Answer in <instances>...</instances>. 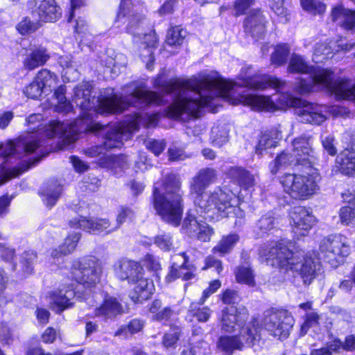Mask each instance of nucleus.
<instances>
[{"label": "nucleus", "mask_w": 355, "mask_h": 355, "mask_svg": "<svg viewBox=\"0 0 355 355\" xmlns=\"http://www.w3.org/2000/svg\"><path fill=\"white\" fill-rule=\"evenodd\" d=\"M91 93L92 85L88 83H81L75 89L73 101L83 110L81 119L70 124L53 122L44 130L46 137H63L67 144L76 141L78 132L82 130L95 135L104 132V146H94L85 150V154L89 157L101 156V158L109 155L105 153L106 149L119 148L123 140L127 139L131 132L137 130L140 124L144 123L148 126H153L157 123L159 117V114L145 116L136 114L128 123L104 126L93 119V114L120 113L130 105L141 108L148 105H159L164 103L163 95L143 89H137L126 97L114 94L111 97L101 99L92 96Z\"/></svg>", "instance_id": "obj_1"}, {"label": "nucleus", "mask_w": 355, "mask_h": 355, "mask_svg": "<svg viewBox=\"0 0 355 355\" xmlns=\"http://www.w3.org/2000/svg\"><path fill=\"white\" fill-rule=\"evenodd\" d=\"M250 69V67L242 69L239 75L241 83H236L224 79L227 87L224 88V92L221 94L220 98L232 105L243 104L257 111L274 112L287 107H295V114L303 123L320 125L326 120L327 116L324 114L325 107L307 103L288 93L281 94L277 103H274L270 96L236 94L235 92L236 85L254 89H265L268 87L280 88L286 84L285 81L275 77L266 75L250 76L248 73Z\"/></svg>", "instance_id": "obj_2"}, {"label": "nucleus", "mask_w": 355, "mask_h": 355, "mask_svg": "<svg viewBox=\"0 0 355 355\" xmlns=\"http://www.w3.org/2000/svg\"><path fill=\"white\" fill-rule=\"evenodd\" d=\"M160 72L153 80L154 87L162 89L163 93L172 94L173 102L167 109V116L187 121L198 118L202 107L211 104L215 98H220L227 85L218 73L200 74L186 80L164 78Z\"/></svg>", "instance_id": "obj_3"}, {"label": "nucleus", "mask_w": 355, "mask_h": 355, "mask_svg": "<svg viewBox=\"0 0 355 355\" xmlns=\"http://www.w3.org/2000/svg\"><path fill=\"white\" fill-rule=\"evenodd\" d=\"M216 179V172L210 168H202L192 178L190 191L194 196V203L199 211L209 213L217 210L227 217L232 214L240 218H243L244 212L236 206L239 200L236 194L219 187L209 193L205 191Z\"/></svg>", "instance_id": "obj_4"}, {"label": "nucleus", "mask_w": 355, "mask_h": 355, "mask_svg": "<svg viewBox=\"0 0 355 355\" xmlns=\"http://www.w3.org/2000/svg\"><path fill=\"white\" fill-rule=\"evenodd\" d=\"M259 254L261 261L268 265L298 272L305 284H310L321 272L319 259L314 252H292L281 241L263 244Z\"/></svg>", "instance_id": "obj_5"}, {"label": "nucleus", "mask_w": 355, "mask_h": 355, "mask_svg": "<svg viewBox=\"0 0 355 355\" xmlns=\"http://www.w3.org/2000/svg\"><path fill=\"white\" fill-rule=\"evenodd\" d=\"M288 71L291 73L308 74L307 79H300L297 92L304 94L312 91L316 84H320L334 93L338 98L353 96L350 92V82L346 79L334 80L333 73L329 69H315L307 64L304 58L293 54L288 63Z\"/></svg>", "instance_id": "obj_6"}, {"label": "nucleus", "mask_w": 355, "mask_h": 355, "mask_svg": "<svg viewBox=\"0 0 355 355\" xmlns=\"http://www.w3.org/2000/svg\"><path fill=\"white\" fill-rule=\"evenodd\" d=\"M153 204L156 213L164 222L175 227L180 224L183 204L178 176L171 174L155 184Z\"/></svg>", "instance_id": "obj_7"}, {"label": "nucleus", "mask_w": 355, "mask_h": 355, "mask_svg": "<svg viewBox=\"0 0 355 355\" xmlns=\"http://www.w3.org/2000/svg\"><path fill=\"white\" fill-rule=\"evenodd\" d=\"M248 311L245 307H230L223 310L221 329L227 333L239 331L240 337L249 345H253L260 338V324L256 318L246 323Z\"/></svg>", "instance_id": "obj_8"}, {"label": "nucleus", "mask_w": 355, "mask_h": 355, "mask_svg": "<svg viewBox=\"0 0 355 355\" xmlns=\"http://www.w3.org/2000/svg\"><path fill=\"white\" fill-rule=\"evenodd\" d=\"M280 183L284 191L297 200H306L319 189L317 182L312 175L286 173L281 177Z\"/></svg>", "instance_id": "obj_9"}, {"label": "nucleus", "mask_w": 355, "mask_h": 355, "mask_svg": "<svg viewBox=\"0 0 355 355\" xmlns=\"http://www.w3.org/2000/svg\"><path fill=\"white\" fill-rule=\"evenodd\" d=\"M293 324V317L284 310L266 312L262 322L263 329L268 336L279 340L289 336Z\"/></svg>", "instance_id": "obj_10"}, {"label": "nucleus", "mask_w": 355, "mask_h": 355, "mask_svg": "<svg viewBox=\"0 0 355 355\" xmlns=\"http://www.w3.org/2000/svg\"><path fill=\"white\" fill-rule=\"evenodd\" d=\"M145 21V16L139 10V8L133 3V0H121L114 19V24L117 27L125 25L128 33L140 35L139 30Z\"/></svg>", "instance_id": "obj_11"}, {"label": "nucleus", "mask_w": 355, "mask_h": 355, "mask_svg": "<svg viewBox=\"0 0 355 355\" xmlns=\"http://www.w3.org/2000/svg\"><path fill=\"white\" fill-rule=\"evenodd\" d=\"M320 251L322 258L336 267L342 258L349 254L350 247L345 236L331 235L321 241Z\"/></svg>", "instance_id": "obj_12"}, {"label": "nucleus", "mask_w": 355, "mask_h": 355, "mask_svg": "<svg viewBox=\"0 0 355 355\" xmlns=\"http://www.w3.org/2000/svg\"><path fill=\"white\" fill-rule=\"evenodd\" d=\"M41 146L40 140L36 135H28L17 139L15 143L8 141L0 146V155L8 157L11 155H18L20 157L31 155Z\"/></svg>", "instance_id": "obj_13"}, {"label": "nucleus", "mask_w": 355, "mask_h": 355, "mask_svg": "<svg viewBox=\"0 0 355 355\" xmlns=\"http://www.w3.org/2000/svg\"><path fill=\"white\" fill-rule=\"evenodd\" d=\"M101 270L98 264L93 260L87 262H76L73 264L72 275L80 284L90 287L99 282Z\"/></svg>", "instance_id": "obj_14"}, {"label": "nucleus", "mask_w": 355, "mask_h": 355, "mask_svg": "<svg viewBox=\"0 0 355 355\" xmlns=\"http://www.w3.org/2000/svg\"><path fill=\"white\" fill-rule=\"evenodd\" d=\"M291 219L293 232L297 238L306 235L315 223L314 216L304 207H294Z\"/></svg>", "instance_id": "obj_15"}, {"label": "nucleus", "mask_w": 355, "mask_h": 355, "mask_svg": "<svg viewBox=\"0 0 355 355\" xmlns=\"http://www.w3.org/2000/svg\"><path fill=\"white\" fill-rule=\"evenodd\" d=\"M35 8L32 15L35 21L42 22H54L61 17L60 8L55 0H33Z\"/></svg>", "instance_id": "obj_16"}, {"label": "nucleus", "mask_w": 355, "mask_h": 355, "mask_svg": "<svg viewBox=\"0 0 355 355\" xmlns=\"http://www.w3.org/2000/svg\"><path fill=\"white\" fill-rule=\"evenodd\" d=\"M138 276L135 281L130 283L135 284L130 297L135 303H140L150 298L155 290L153 281L144 277V271L140 272Z\"/></svg>", "instance_id": "obj_17"}, {"label": "nucleus", "mask_w": 355, "mask_h": 355, "mask_svg": "<svg viewBox=\"0 0 355 355\" xmlns=\"http://www.w3.org/2000/svg\"><path fill=\"white\" fill-rule=\"evenodd\" d=\"M113 267L116 277L121 280H128V283L135 281L139 272L144 271L139 263L128 259L119 260Z\"/></svg>", "instance_id": "obj_18"}, {"label": "nucleus", "mask_w": 355, "mask_h": 355, "mask_svg": "<svg viewBox=\"0 0 355 355\" xmlns=\"http://www.w3.org/2000/svg\"><path fill=\"white\" fill-rule=\"evenodd\" d=\"M75 292L71 286H64L49 294L51 303L55 306L57 312H62L73 304Z\"/></svg>", "instance_id": "obj_19"}, {"label": "nucleus", "mask_w": 355, "mask_h": 355, "mask_svg": "<svg viewBox=\"0 0 355 355\" xmlns=\"http://www.w3.org/2000/svg\"><path fill=\"white\" fill-rule=\"evenodd\" d=\"M72 227H79L88 232H105L107 234L118 229V227H111L109 220L103 218L94 220L82 218L70 222Z\"/></svg>", "instance_id": "obj_20"}, {"label": "nucleus", "mask_w": 355, "mask_h": 355, "mask_svg": "<svg viewBox=\"0 0 355 355\" xmlns=\"http://www.w3.org/2000/svg\"><path fill=\"white\" fill-rule=\"evenodd\" d=\"M293 155L300 162L309 161L314 157L312 148V139L309 136L302 135L295 138L292 142Z\"/></svg>", "instance_id": "obj_21"}, {"label": "nucleus", "mask_w": 355, "mask_h": 355, "mask_svg": "<svg viewBox=\"0 0 355 355\" xmlns=\"http://www.w3.org/2000/svg\"><path fill=\"white\" fill-rule=\"evenodd\" d=\"M49 58L50 54L45 47L35 46L26 53L23 65L26 69L31 71L44 65Z\"/></svg>", "instance_id": "obj_22"}, {"label": "nucleus", "mask_w": 355, "mask_h": 355, "mask_svg": "<svg viewBox=\"0 0 355 355\" xmlns=\"http://www.w3.org/2000/svg\"><path fill=\"white\" fill-rule=\"evenodd\" d=\"M98 164L110 170L116 175H121L129 166L128 157L124 155L101 157L98 159Z\"/></svg>", "instance_id": "obj_23"}, {"label": "nucleus", "mask_w": 355, "mask_h": 355, "mask_svg": "<svg viewBox=\"0 0 355 355\" xmlns=\"http://www.w3.org/2000/svg\"><path fill=\"white\" fill-rule=\"evenodd\" d=\"M265 17L259 11L252 13L245 20L246 31L252 37L259 38L265 33Z\"/></svg>", "instance_id": "obj_24"}, {"label": "nucleus", "mask_w": 355, "mask_h": 355, "mask_svg": "<svg viewBox=\"0 0 355 355\" xmlns=\"http://www.w3.org/2000/svg\"><path fill=\"white\" fill-rule=\"evenodd\" d=\"M121 311L122 307L116 298L107 297L103 304L95 309V315L110 318L121 313Z\"/></svg>", "instance_id": "obj_25"}, {"label": "nucleus", "mask_w": 355, "mask_h": 355, "mask_svg": "<svg viewBox=\"0 0 355 355\" xmlns=\"http://www.w3.org/2000/svg\"><path fill=\"white\" fill-rule=\"evenodd\" d=\"M228 176L244 189L254 186V176L241 167H232L228 170Z\"/></svg>", "instance_id": "obj_26"}, {"label": "nucleus", "mask_w": 355, "mask_h": 355, "mask_svg": "<svg viewBox=\"0 0 355 355\" xmlns=\"http://www.w3.org/2000/svg\"><path fill=\"white\" fill-rule=\"evenodd\" d=\"M230 126L220 122L214 124L211 130L210 139L213 145L220 147L229 140Z\"/></svg>", "instance_id": "obj_27"}, {"label": "nucleus", "mask_w": 355, "mask_h": 355, "mask_svg": "<svg viewBox=\"0 0 355 355\" xmlns=\"http://www.w3.org/2000/svg\"><path fill=\"white\" fill-rule=\"evenodd\" d=\"M79 239L80 234L78 233L69 234L61 245L52 250L51 257L53 259H59L71 253L76 248Z\"/></svg>", "instance_id": "obj_28"}, {"label": "nucleus", "mask_w": 355, "mask_h": 355, "mask_svg": "<svg viewBox=\"0 0 355 355\" xmlns=\"http://www.w3.org/2000/svg\"><path fill=\"white\" fill-rule=\"evenodd\" d=\"M337 163L343 174L355 175V151L346 149L337 157Z\"/></svg>", "instance_id": "obj_29"}, {"label": "nucleus", "mask_w": 355, "mask_h": 355, "mask_svg": "<svg viewBox=\"0 0 355 355\" xmlns=\"http://www.w3.org/2000/svg\"><path fill=\"white\" fill-rule=\"evenodd\" d=\"M180 257L183 259V262L181 265H178L176 263H173L169 273L166 277V282H171L174 279L182 277V279L188 280L190 279L193 277V274L191 272H183L184 270L185 264L187 262V257L185 253H182V254H178L174 256L173 259Z\"/></svg>", "instance_id": "obj_30"}, {"label": "nucleus", "mask_w": 355, "mask_h": 355, "mask_svg": "<svg viewBox=\"0 0 355 355\" xmlns=\"http://www.w3.org/2000/svg\"><path fill=\"white\" fill-rule=\"evenodd\" d=\"M239 240V236L236 234H230L224 236L212 249V252L220 256H225L226 254L231 252Z\"/></svg>", "instance_id": "obj_31"}, {"label": "nucleus", "mask_w": 355, "mask_h": 355, "mask_svg": "<svg viewBox=\"0 0 355 355\" xmlns=\"http://www.w3.org/2000/svg\"><path fill=\"white\" fill-rule=\"evenodd\" d=\"M300 163L296 157L288 150L283 151L277 156L275 161L270 164V171L272 174H276L279 170L286 168L293 164Z\"/></svg>", "instance_id": "obj_32"}, {"label": "nucleus", "mask_w": 355, "mask_h": 355, "mask_svg": "<svg viewBox=\"0 0 355 355\" xmlns=\"http://www.w3.org/2000/svg\"><path fill=\"white\" fill-rule=\"evenodd\" d=\"M276 223L275 218L270 214H266L257 222L254 232L258 236L261 237L274 229Z\"/></svg>", "instance_id": "obj_33"}, {"label": "nucleus", "mask_w": 355, "mask_h": 355, "mask_svg": "<svg viewBox=\"0 0 355 355\" xmlns=\"http://www.w3.org/2000/svg\"><path fill=\"white\" fill-rule=\"evenodd\" d=\"M62 188L58 184H51L46 187L41 193L44 203L47 207L54 206L60 196Z\"/></svg>", "instance_id": "obj_34"}, {"label": "nucleus", "mask_w": 355, "mask_h": 355, "mask_svg": "<svg viewBox=\"0 0 355 355\" xmlns=\"http://www.w3.org/2000/svg\"><path fill=\"white\" fill-rule=\"evenodd\" d=\"M217 347L221 351L232 354L235 349H242L243 344L237 336H221L218 339Z\"/></svg>", "instance_id": "obj_35"}, {"label": "nucleus", "mask_w": 355, "mask_h": 355, "mask_svg": "<svg viewBox=\"0 0 355 355\" xmlns=\"http://www.w3.org/2000/svg\"><path fill=\"white\" fill-rule=\"evenodd\" d=\"M35 78L42 86L43 89L54 87L58 81V76L46 69L39 71Z\"/></svg>", "instance_id": "obj_36"}, {"label": "nucleus", "mask_w": 355, "mask_h": 355, "mask_svg": "<svg viewBox=\"0 0 355 355\" xmlns=\"http://www.w3.org/2000/svg\"><path fill=\"white\" fill-rule=\"evenodd\" d=\"M236 282L250 286L255 284L254 275L252 269L247 266H239L234 270Z\"/></svg>", "instance_id": "obj_37"}, {"label": "nucleus", "mask_w": 355, "mask_h": 355, "mask_svg": "<svg viewBox=\"0 0 355 355\" xmlns=\"http://www.w3.org/2000/svg\"><path fill=\"white\" fill-rule=\"evenodd\" d=\"M290 48L288 44L277 45L271 55V63L276 67L284 64L287 60Z\"/></svg>", "instance_id": "obj_38"}, {"label": "nucleus", "mask_w": 355, "mask_h": 355, "mask_svg": "<svg viewBox=\"0 0 355 355\" xmlns=\"http://www.w3.org/2000/svg\"><path fill=\"white\" fill-rule=\"evenodd\" d=\"M182 334L181 329L178 327H171L170 331L164 334L162 338L163 346L168 349H175Z\"/></svg>", "instance_id": "obj_39"}, {"label": "nucleus", "mask_w": 355, "mask_h": 355, "mask_svg": "<svg viewBox=\"0 0 355 355\" xmlns=\"http://www.w3.org/2000/svg\"><path fill=\"white\" fill-rule=\"evenodd\" d=\"M186 36V31L178 27H173L167 33L166 42L170 46H177L182 44Z\"/></svg>", "instance_id": "obj_40"}, {"label": "nucleus", "mask_w": 355, "mask_h": 355, "mask_svg": "<svg viewBox=\"0 0 355 355\" xmlns=\"http://www.w3.org/2000/svg\"><path fill=\"white\" fill-rule=\"evenodd\" d=\"M106 67L110 69V71L113 73H117L120 71L121 67L126 64V58L123 54L118 53L114 58L108 57L104 60Z\"/></svg>", "instance_id": "obj_41"}, {"label": "nucleus", "mask_w": 355, "mask_h": 355, "mask_svg": "<svg viewBox=\"0 0 355 355\" xmlns=\"http://www.w3.org/2000/svg\"><path fill=\"white\" fill-rule=\"evenodd\" d=\"M331 54L332 48L329 44L318 43L314 49L313 60L315 62H322Z\"/></svg>", "instance_id": "obj_42"}, {"label": "nucleus", "mask_w": 355, "mask_h": 355, "mask_svg": "<svg viewBox=\"0 0 355 355\" xmlns=\"http://www.w3.org/2000/svg\"><path fill=\"white\" fill-rule=\"evenodd\" d=\"M198 302H192L189 309V313L196 317L199 322H205L208 321L212 311L207 306L198 308Z\"/></svg>", "instance_id": "obj_43"}, {"label": "nucleus", "mask_w": 355, "mask_h": 355, "mask_svg": "<svg viewBox=\"0 0 355 355\" xmlns=\"http://www.w3.org/2000/svg\"><path fill=\"white\" fill-rule=\"evenodd\" d=\"M302 8L312 15H322L326 10V6L318 0H301Z\"/></svg>", "instance_id": "obj_44"}, {"label": "nucleus", "mask_w": 355, "mask_h": 355, "mask_svg": "<svg viewBox=\"0 0 355 355\" xmlns=\"http://www.w3.org/2000/svg\"><path fill=\"white\" fill-rule=\"evenodd\" d=\"M54 96L57 100V103L55 105V110L56 112L68 113L72 110V105L64 96L62 88L57 89L55 92Z\"/></svg>", "instance_id": "obj_45"}, {"label": "nucleus", "mask_w": 355, "mask_h": 355, "mask_svg": "<svg viewBox=\"0 0 355 355\" xmlns=\"http://www.w3.org/2000/svg\"><path fill=\"white\" fill-rule=\"evenodd\" d=\"M40 158H35L33 162H31L28 166L24 168H13L11 170H5L4 168H0V185L4 184L6 182L12 178L19 176L21 173L26 171L31 165H33L35 162H38Z\"/></svg>", "instance_id": "obj_46"}, {"label": "nucleus", "mask_w": 355, "mask_h": 355, "mask_svg": "<svg viewBox=\"0 0 355 355\" xmlns=\"http://www.w3.org/2000/svg\"><path fill=\"white\" fill-rule=\"evenodd\" d=\"M155 244L164 251H170L174 248L172 236L168 233L157 234L154 238Z\"/></svg>", "instance_id": "obj_47"}, {"label": "nucleus", "mask_w": 355, "mask_h": 355, "mask_svg": "<svg viewBox=\"0 0 355 355\" xmlns=\"http://www.w3.org/2000/svg\"><path fill=\"white\" fill-rule=\"evenodd\" d=\"M41 26L40 21H31L28 17L24 19L17 25V30L21 35L31 34L37 31Z\"/></svg>", "instance_id": "obj_48"}, {"label": "nucleus", "mask_w": 355, "mask_h": 355, "mask_svg": "<svg viewBox=\"0 0 355 355\" xmlns=\"http://www.w3.org/2000/svg\"><path fill=\"white\" fill-rule=\"evenodd\" d=\"M201 225L193 216L188 214L184 220L182 228L190 236L193 237Z\"/></svg>", "instance_id": "obj_49"}, {"label": "nucleus", "mask_w": 355, "mask_h": 355, "mask_svg": "<svg viewBox=\"0 0 355 355\" xmlns=\"http://www.w3.org/2000/svg\"><path fill=\"white\" fill-rule=\"evenodd\" d=\"M201 225L193 216L188 214L184 220L182 228L190 236L193 237Z\"/></svg>", "instance_id": "obj_50"}, {"label": "nucleus", "mask_w": 355, "mask_h": 355, "mask_svg": "<svg viewBox=\"0 0 355 355\" xmlns=\"http://www.w3.org/2000/svg\"><path fill=\"white\" fill-rule=\"evenodd\" d=\"M144 322L141 320L134 319L129 322L125 327H122L116 333L115 336H121L123 333L129 332L131 334L139 332L144 327Z\"/></svg>", "instance_id": "obj_51"}, {"label": "nucleus", "mask_w": 355, "mask_h": 355, "mask_svg": "<svg viewBox=\"0 0 355 355\" xmlns=\"http://www.w3.org/2000/svg\"><path fill=\"white\" fill-rule=\"evenodd\" d=\"M37 254L34 252H25L21 256V265L26 274H30L33 270L34 261Z\"/></svg>", "instance_id": "obj_52"}, {"label": "nucleus", "mask_w": 355, "mask_h": 355, "mask_svg": "<svg viewBox=\"0 0 355 355\" xmlns=\"http://www.w3.org/2000/svg\"><path fill=\"white\" fill-rule=\"evenodd\" d=\"M277 141L268 133L263 134L256 146V153L261 154L267 148L275 147Z\"/></svg>", "instance_id": "obj_53"}, {"label": "nucleus", "mask_w": 355, "mask_h": 355, "mask_svg": "<svg viewBox=\"0 0 355 355\" xmlns=\"http://www.w3.org/2000/svg\"><path fill=\"white\" fill-rule=\"evenodd\" d=\"M43 89L42 86L34 78L33 82L25 87L24 93L28 98H37L42 95Z\"/></svg>", "instance_id": "obj_54"}, {"label": "nucleus", "mask_w": 355, "mask_h": 355, "mask_svg": "<svg viewBox=\"0 0 355 355\" xmlns=\"http://www.w3.org/2000/svg\"><path fill=\"white\" fill-rule=\"evenodd\" d=\"M340 220L345 225L355 223V208L349 206L342 207L340 209Z\"/></svg>", "instance_id": "obj_55"}, {"label": "nucleus", "mask_w": 355, "mask_h": 355, "mask_svg": "<svg viewBox=\"0 0 355 355\" xmlns=\"http://www.w3.org/2000/svg\"><path fill=\"white\" fill-rule=\"evenodd\" d=\"M214 234V230L207 223H202L199 230L193 237L203 242L209 241L211 236Z\"/></svg>", "instance_id": "obj_56"}, {"label": "nucleus", "mask_w": 355, "mask_h": 355, "mask_svg": "<svg viewBox=\"0 0 355 355\" xmlns=\"http://www.w3.org/2000/svg\"><path fill=\"white\" fill-rule=\"evenodd\" d=\"M320 316L315 312H311L306 315L304 323L302 325L300 334L304 336L310 327L319 324Z\"/></svg>", "instance_id": "obj_57"}, {"label": "nucleus", "mask_w": 355, "mask_h": 355, "mask_svg": "<svg viewBox=\"0 0 355 355\" xmlns=\"http://www.w3.org/2000/svg\"><path fill=\"white\" fill-rule=\"evenodd\" d=\"M135 217V214L132 209L128 207H122L117 215L116 227L118 228L121 224L126 221H131Z\"/></svg>", "instance_id": "obj_58"}, {"label": "nucleus", "mask_w": 355, "mask_h": 355, "mask_svg": "<svg viewBox=\"0 0 355 355\" xmlns=\"http://www.w3.org/2000/svg\"><path fill=\"white\" fill-rule=\"evenodd\" d=\"M146 146L155 155H159L164 150L165 144L163 141L149 139L146 142Z\"/></svg>", "instance_id": "obj_59"}, {"label": "nucleus", "mask_w": 355, "mask_h": 355, "mask_svg": "<svg viewBox=\"0 0 355 355\" xmlns=\"http://www.w3.org/2000/svg\"><path fill=\"white\" fill-rule=\"evenodd\" d=\"M345 12L340 25L345 29L355 28V11L347 9Z\"/></svg>", "instance_id": "obj_60"}, {"label": "nucleus", "mask_w": 355, "mask_h": 355, "mask_svg": "<svg viewBox=\"0 0 355 355\" xmlns=\"http://www.w3.org/2000/svg\"><path fill=\"white\" fill-rule=\"evenodd\" d=\"M254 3V0H236L234 3V10H236V16L245 13Z\"/></svg>", "instance_id": "obj_61"}, {"label": "nucleus", "mask_w": 355, "mask_h": 355, "mask_svg": "<svg viewBox=\"0 0 355 355\" xmlns=\"http://www.w3.org/2000/svg\"><path fill=\"white\" fill-rule=\"evenodd\" d=\"M144 264L148 269L156 272L161 269L158 258L152 254H146L144 259Z\"/></svg>", "instance_id": "obj_62"}, {"label": "nucleus", "mask_w": 355, "mask_h": 355, "mask_svg": "<svg viewBox=\"0 0 355 355\" xmlns=\"http://www.w3.org/2000/svg\"><path fill=\"white\" fill-rule=\"evenodd\" d=\"M334 137L331 135H328L322 139V146L324 150L331 155H335L337 152L334 144Z\"/></svg>", "instance_id": "obj_63"}, {"label": "nucleus", "mask_w": 355, "mask_h": 355, "mask_svg": "<svg viewBox=\"0 0 355 355\" xmlns=\"http://www.w3.org/2000/svg\"><path fill=\"white\" fill-rule=\"evenodd\" d=\"M42 116L40 114H31L26 120V125L29 127V130L34 131L37 128H40L41 124Z\"/></svg>", "instance_id": "obj_64"}]
</instances>
